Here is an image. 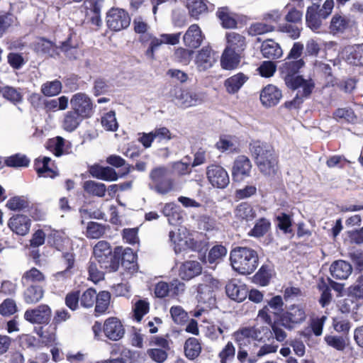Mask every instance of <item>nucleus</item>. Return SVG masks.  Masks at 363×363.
<instances>
[{"instance_id": "052dcab7", "label": "nucleus", "mask_w": 363, "mask_h": 363, "mask_svg": "<svg viewBox=\"0 0 363 363\" xmlns=\"http://www.w3.org/2000/svg\"><path fill=\"white\" fill-rule=\"evenodd\" d=\"M149 311V303L144 301L140 300L137 301L135 304L133 312H134V318L137 321H140L143 317Z\"/></svg>"}, {"instance_id": "2eb2a0df", "label": "nucleus", "mask_w": 363, "mask_h": 363, "mask_svg": "<svg viewBox=\"0 0 363 363\" xmlns=\"http://www.w3.org/2000/svg\"><path fill=\"white\" fill-rule=\"evenodd\" d=\"M218 281L208 278L206 282L199 284L196 298L199 302L211 304L214 301V289L217 287Z\"/></svg>"}, {"instance_id": "a18cd8bd", "label": "nucleus", "mask_w": 363, "mask_h": 363, "mask_svg": "<svg viewBox=\"0 0 363 363\" xmlns=\"http://www.w3.org/2000/svg\"><path fill=\"white\" fill-rule=\"evenodd\" d=\"M101 123L103 128L108 131H116L118 124L116 118V113L111 111L101 117Z\"/></svg>"}, {"instance_id": "603ef678", "label": "nucleus", "mask_w": 363, "mask_h": 363, "mask_svg": "<svg viewBox=\"0 0 363 363\" xmlns=\"http://www.w3.org/2000/svg\"><path fill=\"white\" fill-rule=\"evenodd\" d=\"M55 330V327H52V325H45L44 327H41L38 330V334L44 342L50 344L55 342L56 340Z\"/></svg>"}, {"instance_id": "4c0bfd02", "label": "nucleus", "mask_w": 363, "mask_h": 363, "mask_svg": "<svg viewBox=\"0 0 363 363\" xmlns=\"http://www.w3.org/2000/svg\"><path fill=\"white\" fill-rule=\"evenodd\" d=\"M50 160V158L48 157H44L41 161L39 159L37 160L36 171L39 176L54 178L57 175V172L49 167Z\"/></svg>"}, {"instance_id": "4d7b16f0", "label": "nucleus", "mask_w": 363, "mask_h": 363, "mask_svg": "<svg viewBox=\"0 0 363 363\" xmlns=\"http://www.w3.org/2000/svg\"><path fill=\"white\" fill-rule=\"evenodd\" d=\"M168 351L162 348H150L147 350V354L152 361L163 363L167 359Z\"/></svg>"}, {"instance_id": "bf43d9fd", "label": "nucleus", "mask_w": 363, "mask_h": 363, "mask_svg": "<svg viewBox=\"0 0 363 363\" xmlns=\"http://www.w3.org/2000/svg\"><path fill=\"white\" fill-rule=\"evenodd\" d=\"M169 312L173 321L177 324H181L187 319V313L180 306L171 307Z\"/></svg>"}, {"instance_id": "37998d69", "label": "nucleus", "mask_w": 363, "mask_h": 363, "mask_svg": "<svg viewBox=\"0 0 363 363\" xmlns=\"http://www.w3.org/2000/svg\"><path fill=\"white\" fill-rule=\"evenodd\" d=\"M334 118L337 121H345L347 123H354L357 117L350 108H337L333 113Z\"/></svg>"}, {"instance_id": "7c9ffc66", "label": "nucleus", "mask_w": 363, "mask_h": 363, "mask_svg": "<svg viewBox=\"0 0 363 363\" xmlns=\"http://www.w3.org/2000/svg\"><path fill=\"white\" fill-rule=\"evenodd\" d=\"M235 217L240 220L250 221L256 217V212L248 203L242 202L234 211Z\"/></svg>"}, {"instance_id": "3c124183", "label": "nucleus", "mask_w": 363, "mask_h": 363, "mask_svg": "<svg viewBox=\"0 0 363 363\" xmlns=\"http://www.w3.org/2000/svg\"><path fill=\"white\" fill-rule=\"evenodd\" d=\"M96 291L92 288L87 289L80 296V304L86 308H92L96 298Z\"/></svg>"}, {"instance_id": "c03bdc74", "label": "nucleus", "mask_w": 363, "mask_h": 363, "mask_svg": "<svg viewBox=\"0 0 363 363\" xmlns=\"http://www.w3.org/2000/svg\"><path fill=\"white\" fill-rule=\"evenodd\" d=\"M348 26V21L345 17L335 14L331 19L330 30L333 33H343Z\"/></svg>"}, {"instance_id": "f8f14e48", "label": "nucleus", "mask_w": 363, "mask_h": 363, "mask_svg": "<svg viewBox=\"0 0 363 363\" xmlns=\"http://www.w3.org/2000/svg\"><path fill=\"white\" fill-rule=\"evenodd\" d=\"M180 33L173 34H162L159 38L153 37L146 50V55L151 60L155 58V52L163 44L177 45L179 42Z\"/></svg>"}, {"instance_id": "5fc2aeb1", "label": "nucleus", "mask_w": 363, "mask_h": 363, "mask_svg": "<svg viewBox=\"0 0 363 363\" xmlns=\"http://www.w3.org/2000/svg\"><path fill=\"white\" fill-rule=\"evenodd\" d=\"M235 354V348L231 342H228L218 354L220 363H230Z\"/></svg>"}, {"instance_id": "aec40b11", "label": "nucleus", "mask_w": 363, "mask_h": 363, "mask_svg": "<svg viewBox=\"0 0 363 363\" xmlns=\"http://www.w3.org/2000/svg\"><path fill=\"white\" fill-rule=\"evenodd\" d=\"M252 169L250 160L244 155L238 156L234 161L232 175L236 180H241L250 176Z\"/></svg>"}, {"instance_id": "8fccbe9b", "label": "nucleus", "mask_w": 363, "mask_h": 363, "mask_svg": "<svg viewBox=\"0 0 363 363\" xmlns=\"http://www.w3.org/2000/svg\"><path fill=\"white\" fill-rule=\"evenodd\" d=\"M326 344L337 351H343L347 347L346 339L338 335H326L324 337Z\"/></svg>"}, {"instance_id": "a211bd4d", "label": "nucleus", "mask_w": 363, "mask_h": 363, "mask_svg": "<svg viewBox=\"0 0 363 363\" xmlns=\"http://www.w3.org/2000/svg\"><path fill=\"white\" fill-rule=\"evenodd\" d=\"M225 292L229 298L238 302L244 301L248 294L246 285L236 279L230 280L226 284Z\"/></svg>"}, {"instance_id": "09e8293b", "label": "nucleus", "mask_w": 363, "mask_h": 363, "mask_svg": "<svg viewBox=\"0 0 363 363\" xmlns=\"http://www.w3.org/2000/svg\"><path fill=\"white\" fill-rule=\"evenodd\" d=\"M106 228L100 223L90 222L86 228V236L91 239H98L106 233Z\"/></svg>"}, {"instance_id": "774afa93", "label": "nucleus", "mask_w": 363, "mask_h": 363, "mask_svg": "<svg viewBox=\"0 0 363 363\" xmlns=\"http://www.w3.org/2000/svg\"><path fill=\"white\" fill-rule=\"evenodd\" d=\"M216 147L222 152H233L237 149V145L235 141L229 138H220L216 143Z\"/></svg>"}, {"instance_id": "1a4fd4ad", "label": "nucleus", "mask_w": 363, "mask_h": 363, "mask_svg": "<svg viewBox=\"0 0 363 363\" xmlns=\"http://www.w3.org/2000/svg\"><path fill=\"white\" fill-rule=\"evenodd\" d=\"M94 259L101 269L116 270V264L113 262V255L110 244L104 240L99 241L94 247Z\"/></svg>"}, {"instance_id": "c85d7f7f", "label": "nucleus", "mask_w": 363, "mask_h": 363, "mask_svg": "<svg viewBox=\"0 0 363 363\" xmlns=\"http://www.w3.org/2000/svg\"><path fill=\"white\" fill-rule=\"evenodd\" d=\"M248 79V77L242 72L229 77L225 81L227 91L230 94L238 92Z\"/></svg>"}, {"instance_id": "412c9836", "label": "nucleus", "mask_w": 363, "mask_h": 363, "mask_svg": "<svg viewBox=\"0 0 363 363\" xmlns=\"http://www.w3.org/2000/svg\"><path fill=\"white\" fill-rule=\"evenodd\" d=\"M30 219L24 215H16L9 221V228L16 234L24 236L28 233L30 228Z\"/></svg>"}, {"instance_id": "4468645a", "label": "nucleus", "mask_w": 363, "mask_h": 363, "mask_svg": "<svg viewBox=\"0 0 363 363\" xmlns=\"http://www.w3.org/2000/svg\"><path fill=\"white\" fill-rule=\"evenodd\" d=\"M51 317V309L47 305H40L38 307L27 310L24 313V318L31 323H47Z\"/></svg>"}, {"instance_id": "2f4dec72", "label": "nucleus", "mask_w": 363, "mask_h": 363, "mask_svg": "<svg viewBox=\"0 0 363 363\" xmlns=\"http://www.w3.org/2000/svg\"><path fill=\"white\" fill-rule=\"evenodd\" d=\"M226 39L228 45L230 50L240 52L243 50L245 47V38L239 33L235 32H229L226 33Z\"/></svg>"}, {"instance_id": "cd10ccee", "label": "nucleus", "mask_w": 363, "mask_h": 363, "mask_svg": "<svg viewBox=\"0 0 363 363\" xmlns=\"http://www.w3.org/2000/svg\"><path fill=\"white\" fill-rule=\"evenodd\" d=\"M319 6L313 3L311 6H309L307 9L306 14V21L308 26L312 30H315L318 29L321 25L322 16L320 15L318 11Z\"/></svg>"}, {"instance_id": "6e6d98bb", "label": "nucleus", "mask_w": 363, "mask_h": 363, "mask_svg": "<svg viewBox=\"0 0 363 363\" xmlns=\"http://www.w3.org/2000/svg\"><path fill=\"white\" fill-rule=\"evenodd\" d=\"M278 30L286 33L291 38L297 39L300 36L301 28L297 24L282 23L278 27Z\"/></svg>"}, {"instance_id": "e2e57ef3", "label": "nucleus", "mask_w": 363, "mask_h": 363, "mask_svg": "<svg viewBox=\"0 0 363 363\" xmlns=\"http://www.w3.org/2000/svg\"><path fill=\"white\" fill-rule=\"evenodd\" d=\"M276 65L272 61H264L257 68L259 74L263 77H270L276 72Z\"/></svg>"}, {"instance_id": "864d4df0", "label": "nucleus", "mask_w": 363, "mask_h": 363, "mask_svg": "<svg viewBox=\"0 0 363 363\" xmlns=\"http://www.w3.org/2000/svg\"><path fill=\"white\" fill-rule=\"evenodd\" d=\"M30 160L23 155L16 154L7 157L5 163L9 167H21L28 166Z\"/></svg>"}, {"instance_id": "f3484780", "label": "nucleus", "mask_w": 363, "mask_h": 363, "mask_svg": "<svg viewBox=\"0 0 363 363\" xmlns=\"http://www.w3.org/2000/svg\"><path fill=\"white\" fill-rule=\"evenodd\" d=\"M281 97V90L272 84L264 87L260 93V101L262 105L266 107L276 106L280 101Z\"/></svg>"}, {"instance_id": "680f3d73", "label": "nucleus", "mask_w": 363, "mask_h": 363, "mask_svg": "<svg viewBox=\"0 0 363 363\" xmlns=\"http://www.w3.org/2000/svg\"><path fill=\"white\" fill-rule=\"evenodd\" d=\"M274 30V27L264 23H256L252 24L249 28V33L252 35H262L269 32H272Z\"/></svg>"}, {"instance_id": "0e129e2a", "label": "nucleus", "mask_w": 363, "mask_h": 363, "mask_svg": "<svg viewBox=\"0 0 363 363\" xmlns=\"http://www.w3.org/2000/svg\"><path fill=\"white\" fill-rule=\"evenodd\" d=\"M17 311V306L16 302L11 298L5 299L0 304V314L2 315H11Z\"/></svg>"}, {"instance_id": "b1692460", "label": "nucleus", "mask_w": 363, "mask_h": 363, "mask_svg": "<svg viewBox=\"0 0 363 363\" xmlns=\"http://www.w3.org/2000/svg\"><path fill=\"white\" fill-rule=\"evenodd\" d=\"M240 62V55L239 52L230 50L226 48L221 56L220 65L221 67L226 70H232L236 69Z\"/></svg>"}, {"instance_id": "c9c22d12", "label": "nucleus", "mask_w": 363, "mask_h": 363, "mask_svg": "<svg viewBox=\"0 0 363 363\" xmlns=\"http://www.w3.org/2000/svg\"><path fill=\"white\" fill-rule=\"evenodd\" d=\"M45 280V275L35 267H33L25 272L21 278L23 284H28L30 283L40 284L43 282Z\"/></svg>"}, {"instance_id": "79ce46f5", "label": "nucleus", "mask_w": 363, "mask_h": 363, "mask_svg": "<svg viewBox=\"0 0 363 363\" xmlns=\"http://www.w3.org/2000/svg\"><path fill=\"white\" fill-rule=\"evenodd\" d=\"M84 190L90 194L103 197L105 195L106 188L104 184L94 181H86L84 184Z\"/></svg>"}, {"instance_id": "c756f323", "label": "nucleus", "mask_w": 363, "mask_h": 363, "mask_svg": "<svg viewBox=\"0 0 363 363\" xmlns=\"http://www.w3.org/2000/svg\"><path fill=\"white\" fill-rule=\"evenodd\" d=\"M133 25L135 33L141 34L140 37V41L145 44L151 43V38H153V35L147 33L149 26L145 21L140 16H138L134 18Z\"/></svg>"}, {"instance_id": "6e6552de", "label": "nucleus", "mask_w": 363, "mask_h": 363, "mask_svg": "<svg viewBox=\"0 0 363 363\" xmlns=\"http://www.w3.org/2000/svg\"><path fill=\"white\" fill-rule=\"evenodd\" d=\"M72 111L84 119L91 118L94 112V106L91 98L85 93L78 92L72 95L70 100Z\"/></svg>"}, {"instance_id": "ddd939ff", "label": "nucleus", "mask_w": 363, "mask_h": 363, "mask_svg": "<svg viewBox=\"0 0 363 363\" xmlns=\"http://www.w3.org/2000/svg\"><path fill=\"white\" fill-rule=\"evenodd\" d=\"M103 330L106 337L113 341L119 340L125 334L122 323L116 317H111L105 320Z\"/></svg>"}, {"instance_id": "5701e85b", "label": "nucleus", "mask_w": 363, "mask_h": 363, "mask_svg": "<svg viewBox=\"0 0 363 363\" xmlns=\"http://www.w3.org/2000/svg\"><path fill=\"white\" fill-rule=\"evenodd\" d=\"M202 267L197 261H186L179 267V275L184 280H190L201 274Z\"/></svg>"}, {"instance_id": "393cba45", "label": "nucleus", "mask_w": 363, "mask_h": 363, "mask_svg": "<svg viewBox=\"0 0 363 363\" xmlns=\"http://www.w3.org/2000/svg\"><path fill=\"white\" fill-rule=\"evenodd\" d=\"M346 61L355 66H363V44L354 45L345 48Z\"/></svg>"}, {"instance_id": "473e14b6", "label": "nucleus", "mask_w": 363, "mask_h": 363, "mask_svg": "<svg viewBox=\"0 0 363 363\" xmlns=\"http://www.w3.org/2000/svg\"><path fill=\"white\" fill-rule=\"evenodd\" d=\"M44 295V291L40 286L31 285L24 292V301L28 304H33L40 301Z\"/></svg>"}, {"instance_id": "ea45409f", "label": "nucleus", "mask_w": 363, "mask_h": 363, "mask_svg": "<svg viewBox=\"0 0 363 363\" xmlns=\"http://www.w3.org/2000/svg\"><path fill=\"white\" fill-rule=\"evenodd\" d=\"M271 223L267 219L261 218L256 222L255 226L248 234L255 238L262 237L268 232Z\"/></svg>"}, {"instance_id": "338daca9", "label": "nucleus", "mask_w": 363, "mask_h": 363, "mask_svg": "<svg viewBox=\"0 0 363 363\" xmlns=\"http://www.w3.org/2000/svg\"><path fill=\"white\" fill-rule=\"evenodd\" d=\"M169 240L174 243V249L175 253H180L187 245V241L181 238L179 235H177L174 232L170 231L169 233Z\"/></svg>"}, {"instance_id": "f704fd0d", "label": "nucleus", "mask_w": 363, "mask_h": 363, "mask_svg": "<svg viewBox=\"0 0 363 363\" xmlns=\"http://www.w3.org/2000/svg\"><path fill=\"white\" fill-rule=\"evenodd\" d=\"M201 351V347L196 338L190 337L186 340L184 345V352L188 359H194L200 354Z\"/></svg>"}, {"instance_id": "20e7f679", "label": "nucleus", "mask_w": 363, "mask_h": 363, "mask_svg": "<svg viewBox=\"0 0 363 363\" xmlns=\"http://www.w3.org/2000/svg\"><path fill=\"white\" fill-rule=\"evenodd\" d=\"M230 262L233 268L240 274H251L258 265L257 252L247 247H238L230 252Z\"/></svg>"}, {"instance_id": "58836bf2", "label": "nucleus", "mask_w": 363, "mask_h": 363, "mask_svg": "<svg viewBox=\"0 0 363 363\" xmlns=\"http://www.w3.org/2000/svg\"><path fill=\"white\" fill-rule=\"evenodd\" d=\"M62 88L61 82L55 79L43 84L40 91L44 96L51 97L58 95L61 92Z\"/></svg>"}, {"instance_id": "f03ea898", "label": "nucleus", "mask_w": 363, "mask_h": 363, "mask_svg": "<svg viewBox=\"0 0 363 363\" xmlns=\"http://www.w3.org/2000/svg\"><path fill=\"white\" fill-rule=\"evenodd\" d=\"M250 150L262 174L273 177L277 173L278 157L270 145L260 141H255L250 144Z\"/></svg>"}, {"instance_id": "a878e982", "label": "nucleus", "mask_w": 363, "mask_h": 363, "mask_svg": "<svg viewBox=\"0 0 363 363\" xmlns=\"http://www.w3.org/2000/svg\"><path fill=\"white\" fill-rule=\"evenodd\" d=\"M84 119L83 117L71 110L65 113L61 125L64 130L72 133L79 126Z\"/></svg>"}, {"instance_id": "6ab92c4d", "label": "nucleus", "mask_w": 363, "mask_h": 363, "mask_svg": "<svg viewBox=\"0 0 363 363\" xmlns=\"http://www.w3.org/2000/svg\"><path fill=\"white\" fill-rule=\"evenodd\" d=\"M204 36L197 24L191 25L183 36L184 44L190 48H199L203 40Z\"/></svg>"}, {"instance_id": "f257e3e1", "label": "nucleus", "mask_w": 363, "mask_h": 363, "mask_svg": "<svg viewBox=\"0 0 363 363\" xmlns=\"http://www.w3.org/2000/svg\"><path fill=\"white\" fill-rule=\"evenodd\" d=\"M303 65L304 62L301 59L298 60H289L280 68L281 73L284 74V80L287 86L294 90H297L294 99L285 104L289 108H298L303 102V99L310 95L313 88L314 85L311 80H306L301 76L295 75Z\"/></svg>"}, {"instance_id": "bb28decb", "label": "nucleus", "mask_w": 363, "mask_h": 363, "mask_svg": "<svg viewBox=\"0 0 363 363\" xmlns=\"http://www.w3.org/2000/svg\"><path fill=\"white\" fill-rule=\"evenodd\" d=\"M261 52L265 58L269 59H277L283 55L282 49L279 43L272 39H267L262 43Z\"/></svg>"}, {"instance_id": "4be33fe9", "label": "nucleus", "mask_w": 363, "mask_h": 363, "mask_svg": "<svg viewBox=\"0 0 363 363\" xmlns=\"http://www.w3.org/2000/svg\"><path fill=\"white\" fill-rule=\"evenodd\" d=\"M351 264L344 260H337L332 263L330 267L331 276L336 279H346L351 274Z\"/></svg>"}, {"instance_id": "e433bc0d", "label": "nucleus", "mask_w": 363, "mask_h": 363, "mask_svg": "<svg viewBox=\"0 0 363 363\" xmlns=\"http://www.w3.org/2000/svg\"><path fill=\"white\" fill-rule=\"evenodd\" d=\"M35 50L36 52L43 54H47L51 57L57 55V48L52 44L51 41L40 38L35 43Z\"/></svg>"}, {"instance_id": "13d9d810", "label": "nucleus", "mask_w": 363, "mask_h": 363, "mask_svg": "<svg viewBox=\"0 0 363 363\" xmlns=\"http://www.w3.org/2000/svg\"><path fill=\"white\" fill-rule=\"evenodd\" d=\"M227 253V250L222 245H216L211 249L208 255V262L211 264L218 262Z\"/></svg>"}, {"instance_id": "49530a36", "label": "nucleus", "mask_w": 363, "mask_h": 363, "mask_svg": "<svg viewBox=\"0 0 363 363\" xmlns=\"http://www.w3.org/2000/svg\"><path fill=\"white\" fill-rule=\"evenodd\" d=\"M186 6L191 16L195 18L207 9L204 0H186Z\"/></svg>"}, {"instance_id": "72a5a7b5", "label": "nucleus", "mask_w": 363, "mask_h": 363, "mask_svg": "<svg viewBox=\"0 0 363 363\" xmlns=\"http://www.w3.org/2000/svg\"><path fill=\"white\" fill-rule=\"evenodd\" d=\"M110 269H101L96 259L91 260L89 263L88 272L89 279L95 284L104 279L106 272H113Z\"/></svg>"}, {"instance_id": "dca6fc26", "label": "nucleus", "mask_w": 363, "mask_h": 363, "mask_svg": "<svg viewBox=\"0 0 363 363\" xmlns=\"http://www.w3.org/2000/svg\"><path fill=\"white\" fill-rule=\"evenodd\" d=\"M215 52L209 46L203 47L197 53L195 65L199 71H205L213 67L216 61Z\"/></svg>"}, {"instance_id": "69168bd1", "label": "nucleus", "mask_w": 363, "mask_h": 363, "mask_svg": "<svg viewBox=\"0 0 363 363\" xmlns=\"http://www.w3.org/2000/svg\"><path fill=\"white\" fill-rule=\"evenodd\" d=\"M194 54V51L183 48H179L174 52L175 59L181 63L188 65Z\"/></svg>"}, {"instance_id": "de8ad7c7", "label": "nucleus", "mask_w": 363, "mask_h": 363, "mask_svg": "<svg viewBox=\"0 0 363 363\" xmlns=\"http://www.w3.org/2000/svg\"><path fill=\"white\" fill-rule=\"evenodd\" d=\"M0 92H1L2 96L5 99L13 104L20 103L23 100V95L17 89L14 87L9 86H4L0 89Z\"/></svg>"}, {"instance_id": "39448f33", "label": "nucleus", "mask_w": 363, "mask_h": 363, "mask_svg": "<svg viewBox=\"0 0 363 363\" xmlns=\"http://www.w3.org/2000/svg\"><path fill=\"white\" fill-rule=\"evenodd\" d=\"M149 179V189L159 195H167L175 189L174 180L169 176V169L164 166L151 169Z\"/></svg>"}, {"instance_id": "9b49d317", "label": "nucleus", "mask_w": 363, "mask_h": 363, "mask_svg": "<svg viewBox=\"0 0 363 363\" xmlns=\"http://www.w3.org/2000/svg\"><path fill=\"white\" fill-rule=\"evenodd\" d=\"M206 176L210 184L216 188L224 189L230 183L226 170L219 165H211L206 170Z\"/></svg>"}, {"instance_id": "a19ab883", "label": "nucleus", "mask_w": 363, "mask_h": 363, "mask_svg": "<svg viewBox=\"0 0 363 363\" xmlns=\"http://www.w3.org/2000/svg\"><path fill=\"white\" fill-rule=\"evenodd\" d=\"M110 293L106 291H100L96 295L95 311L98 313H104L108 308L110 303Z\"/></svg>"}, {"instance_id": "9d476101", "label": "nucleus", "mask_w": 363, "mask_h": 363, "mask_svg": "<svg viewBox=\"0 0 363 363\" xmlns=\"http://www.w3.org/2000/svg\"><path fill=\"white\" fill-rule=\"evenodd\" d=\"M130 23V16L124 9L112 8L106 14L107 26L112 30H122L128 28Z\"/></svg>"}, {"instance_id": "0eeeda50", "label": "nucleus", "mask_w": 363, "mask_h": 363, "mask_svg": "<svg viewBox=\"0 0 363 363\" xmlns=\"http://www.w3.org/2000/svg\"><path fill=\"white\" fill-rule=\"evenodd\" d=\"M305 308L301 305H291L282 313L280 317V323L285 328L291 330L297 325L303 323L306 319Z\"/></svg>"}, {"instance_id": "423d86ee", "label": "nucleus", "mask_w": 363, "mask_h": 363, "mask_svg": "<svg viewBox=\"0 0 363 363\" xmlns=\"http://www.w3.org/2000/svg\"><path fill=\"white\" fill-rule=\"evenodd\" d=\"M170 96L178 106L183 108L196 106L203 102L201 94L179 86H175L171 90Z\"/></svg>"}, {"instance_id": "7ed1b4c3", "label": "nucleus", "mask_w": 363, "mask_h": 363, "mask_svg": "<svg viewBox=\"0 0 363 363\" xmlns=\"http://www.w3.org/2000/svg\"><path fill=\"white\" fill-rule=\"evenodd\" d=\"M270 332L267 326L255 325L252 327H244L233 334L234 340L239 345L240 350L238 352L237 358L243 363L247 357V352L242 350V347L248 345L252 340L261 342L263 340V335Z\"/></svg>"}]
</instances>
